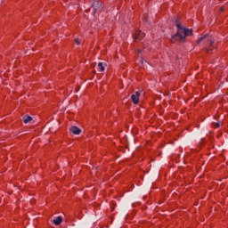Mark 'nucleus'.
Here are the masks:
<instances>
[{"label":"nucleus","mask_w":228,"mask_h":228,"mask_svg":"<svg viewBox=\"0 0 228 228\" xmlns=\"http://www.w3.org/2000/svg\"><path fill=\"white\" fill-rule=\"evenodd\" d=\"M175 26L177 28V32L172 36L171 42L176 40V42H181V44H184L186 42V37H191L192 30L183 27L181 23L177 22V19L175 20Z\"/></svg>","instance_id":"obj_1"},{"label":"nucleus","mask_w":228,"mask_h":228,"mask_svg":"<svg viewBox=\"0 0 228 228\" xmlns=\"http://www.w3.org/2000/svg\"><path fill=\"white\" fill-rule=\"evenodd\" d=\"M75 44H77V45H81V42L79 41L78 38L75 39Z\"/></svg>","instance_id":"obj_10"},{"label":"nucleus","mask_w":228,"mask_h":228,"mask_svg":"<svg viewBox=\"0 0 228 228\" xmlns=\"http://www.w3.org/2000/svg\"><path fill=\"white\" fill-rule=\"evenodd\" d=\"M61 222H63V218L61 216H59L55 217V219H53L54 225H60V224H61Z\"/></svg>","instance_id":"obj_7"},{"label":"nucleus","mask_w":228,"mask_h":228,"mask_svg":"<svg viewBox=\"0 0 228 228\" xmlns=\"http://www.w3.org/2000/svg\"><path fill=\"white\" fill-rule=\"evenodd\" d=\"M98 67L102 72H104V64L102 62H99Z\"/></svg>","instance_id":"obj_9"},{"label":"nucleus","mask_w":228,"mask_h":228,"mask_svg":"<svg viewBox=\"0 0 228 228\" xmlns=\"http://www.w3.org/2000/svg\"><path fill=\"white\" fill-rule=\"evenodd\" d=\"M131 100L134 104H138V102H140V92L136 91L135 94H132Z\"/></svg>","instance_id":"obj_4"},{"label":"nucleus","mask_w":228,"mask_h":228,"mask_svg":"<svg viewBox=\"0 0 228 228\" xmlns=\"http://www.w3.org/2000/svg\"><path fill=\"white\" fill-rule=\"evenodd\" d=\"M221 12H224V7H221Z\"/></svg>","instance_id":"obj_12"},{"label":"nucleus","mask_w":228,"mask_h":228,"mask_svg":"<svg viewBox=\"0 0 228 228\" xmlns=\"http://www.w3.org/2000/svg\"><path fill=\"white\" fill-rule=\"evenodd\" d=\"M92 8H93V15H95V13H101L102 12V3H101L99 0H92L91 2Z\"/></svg>","instance_id":"obj_3"},{"label":"nucleus","mask_w":228,"mask_h":228,"mask_svg":"<svg viewBox=\"0 0 228 228\" xmlns=\"http://www.w3.org/2000/svg\"><path fill=\"white\" fill-rule=\"evenodd\" d=\"M205 41V50L207 53H211L215 49V37L211 34H205L199 37L197 44H200Z\"/></svg>","instance_id":"obj_2"},{"label":"nucleus","mask_w":228,"mask_h":228,"mask_svg":"<svg viewBox=\"0 0 228 228\" xmlns=\"http://www.w3.org/2000/svg\"><path fill=\"white\" fill-rule=\"evenodd\" d=\"M31 120H33V118L31 116H24L23 117L24 124H28V122H31Z\"/></svg>","instance_id":"obj_8"},{"label":"nucleus","mask_w":228,"mask_h":228,"mask_svg":"<svg viewBox=\"0 0 228 228\" xmlns=\"http://www.w3.org/2000/svg\"><path fill=\"white\" fill-rule=\"evenodd\" d=\"M69 131L73 133V134H81V130L77 126H71Z\"/></svg>","instance_id":"obj_6"},{"label":"nucleus","mask_w":228,"mask_h":228,"mask_svg":"<svg viewBox=\"0 0 228 228\" xmlns=\"http://www.w3.org/2000/svg\"><path fill=\"white\" fill-rule=\"evenodd\" d=\"M134 40H142L143 37H145V33L142 32V30L135 31L134 34Z\"/></svg>","instance_id":"obj_5"},{"label":"nucleus","mask_w":228,"mask_h":228,"mask_svg":"<svg viewBox=\"0 0 228 228\" xmlns=\"http://www.w3.org/2000/svg\"><path fill=\"white\" fill-rule=\"evenodd\" d=\"M214 127L216 128L220 127V123H214Z\"/></svg>","instance_id":"obj_11"}]
</instances>
